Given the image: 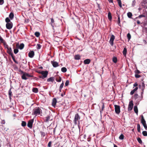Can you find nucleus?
Returning <instances> with one entry per match:
<instances>
[{
  "mask_svg": "<svg viewBox=\"0 0 147 147\" xmlns=\"http://www.w3.org/2000/svg\"><path fill=\"white\" fill-rule=\"evenodd\" d=\"M41 110L39 107H36L33 110L32 114L36 116L39 115L40 113Z\"/></svg>",
  "mask_w": 147,
  "mask_h": 147,
  "instance_id": "nucleus-1",
  "label": "nucleus"
},
{
  "mask_svg": "<svg viewBox=\"0 0 147 147\" xmlns=\"http://www.w3.org/2000/svg\"><path fill=\"white\" fill-rule=\"evenodd\" d=\"M22 72L23 73L22 76V79L26 80L28 79L26 77H33V76L30 75L27 73H24L23 71H22Z\"/></svg>",
  "mask_w": 147,
  "mask_h": 147,
  "instance_id": "nucleus-2",
  "label": "nucleus"
},
{
  "mask_svg": "<svg viewBox=\"0 0 147 147\" xmlns=\"http://www.w3.org/2000/svg\"><path fill=\"white\" fill-rule=\"evenodd\" d=\"M48 73V72L47 71H42L41 74L42 75L39 76V78H41L42 79H44L47 77Z\"/></svg>",
  "mask_w": 147,
  "mask_h": 147,
  "instance_id": "nucleus-3",
  "label": "nucleus"
},
{
  "mask_svg": "<svg viewBox=\"0 0 147 147\" xmlns=\"http://www.w3.org/2000/svg\"><path fill=\"white\" fill-rule=\"evenodd\" d=\"M80 118V116L78 113H76L75 114L74 119V122L75 124L76 125L77 124V121L79 120Z\"/></svg>",
  "mask_w": 147,
  "mask_h": 147,
  "instance_id": "nucleus-4",
  "label": "nucleus"
},
{
  "mask_svg": "<svg viewBox=\"0 0 147 147\" xmlns=\"http://www.w3.org/2000/svg\"><path fill=\"white\" fill-rule=\"evenodd\" d=\"M34 120L32 119L29 120L27 126L30 129H31L32 127V125L34 122Z\"/></svg>",
  "mask_w": 147,
  "mask_h": 147,
  "instance_id": "nucleus-5",
  "label": "nucleus"
},
{
  "mask_svg": "<svg viewBox=\"0 0 147 147\" xmlns=\"http://www.w3.org/2000/svg\"><path fill=\"white\" fill-rule=\"evenodd\" d=\"M115 108V111L116 113L119 114L120 112V107L119 105H115L114 106Z\"/></svg>",
  "mask_w": 147,
  "mask_h": 147,
  "instance_id": "nucleus-6",
  "label": "nucleus"
},
{
  "mask_svg": "<svg viewBox=\"0 0 147 147\" xmlns=\"http://www.w3.org/2000/svg\"><path fill=\"white\" fill-rule=\"evenodd\" d=\"M133 103L132 100H131L129 102V104L128 106V110L129 111H131L133 108Z\"/></svg>",
  "mask_w": 147,
  "mask_h": 147,
  "instance_id": "nucleus-7",
  "label": "nucleus"
},
{
  "mask_svg": "<svg viewBox=\"0 0 147 147\" xmlns=\"http://www.w3.org/2000/svg\"><path fill=\"white\" fill-rule=\"evenodd\" d=\"M7 49V52L8 53L9 55H10L11 57L13 56V53L12 52V51L11 49V47H9V48H8Z\"/></svg>",
  "mask_w": 147,
  "mask_h": 147,
  "instance_id": "nucleus-8",
  "label": "nucleus"
},
{
  "mask_svg": "<svg viewBox=\"0 0 147 147\" xmlns=\"http://www.w3.org/2000/svg\"><path fill=\"white\" fill-rule=\"evenodd\" d=\"M13 24L11 22L7 23L6 24V27L7 28L9 29H10L12 27Z\"/></svg>",
  "mask_w": 147,
  "mask_h": 147,
  "instance_id": "nucleus-9",
  "label": "nucleus"
},
{
  "mask_svg": "<svg viewBox=\"0 0 147 147\" xmlns=\"http://www.w3.org/2000/svg\"><path fill=\"white\" fill-rule=\"evenodd\" d=\"M51 63L53 66L54 67H56L59 66V64L58 62L54 61H51Z\"/></svg>",
  "mask_w": 147,
  "mask_h": 147,
  "instance_id": "nucleus-10",
  "label": "nucleus"
},
{
  "mask_svg": "<svg viewBox=\"0 0 147 147\" xmlns=\"http://www.w3.org/2000/svg\"><path fill=\"white\" fill-rule=\"evenodd\" d=\"M34 55V52L33 51H30L28 54V56L31 58L33 57Z\"/></svg>",
  "mask_w": 147,
  "mask_h": 147,
  "instance_id": "nucleus-11",
  "label": "nucleus"
},
{
  "mask_svg": "<svg viewBox=\"0 0 147 147\" xmlns=\"http://www.w3.org/2000/svg\"><path fill=\"white\" fill-rule=\"evenodd\" d=\"M51 117L50 115H48L45 117V121L46 122H48L49 121H51L52 119H50Z\"/></svg>",
  "mask_w": 147,
  "mask_h": 147,
  "instance_id": "nucleus-12",
  "label": "nucleus"
},
{
  "mask_svg": "<svg viewBox=\"0 0 147 147\" xmlns=\"http://www.w3.org/2000/svg\"><path fill=\"white\" fill-rule=\"evenodd\" d=\"M141 123L143 125L146 124V121L144 118L143 116L142 115H141Z\"/></svg>",
  "mask_w": 147,
  "mask_h": 147,
  "instance_id": "nucleus-13",
  "label": "nucleus"
},
{
  "mask_svg": "<svg viewBox=\"0 0 147 147\" xmlns=\"http://www.w3.org/2000/svg\"><path fill=\"white\" fill-rule=\"evenodd\" d=\"M8 95L10 100L11 99V97L12 96V92L11 91V88H10L8 91Z\"/></svg>",
  "mask_w": 147,
  "mask_h": 147,
  "instance_id": "nucleus-14",
  "label": "nucleus"
},
{
  "mask_svg": "<svg viewBox=\"0 0 147 147\" xmlns=\"http://www.w3.org/2000/svg\"><path fill=\"white\" fill-rule=\"evenodd\" d=\"M57 102V100L55 98H53L52 100V105L55 107Z\"/></svg>",
  "mask_w": 147,
  "mask_h": 147,
  "instance_id": "nucleus-15",
  "label": "nucleus"
},
{
  "mask_svg": "<svg viewBox=\"0 0 147 147\" xmlns=\"http://www.w3.org/2000/svg\"><path fill=\"white\" fill-rule=\"evenodd\" d=\"M115 39V37H111L109 43L111 46H113V41Z\"/></svg>",
  "mask_w": 147,
  "mask_h": 147,
  "instance_id": "nucleus-16",
  "label": "nucleus"
},
{
  "mask_svg": "<svg viewBox=\"0 0 147 147\" xmlns=\"http://www.w3.org/2000/svg\"><path fill=\"white\" fill-rule=\"evenodd\" d=\"M90 62V60L89 59H86L84 61V63L85 64H89Z\"/></svg>",
  "mask_w": 147,
  "mask_h": 147,
  "instance_id": "nucleus-17",
  "label": "nucleus"
},
{
  "mask_svg": "<svg viewBox=\"0 0 147 147\" xmlns=\"http://www.w3.org/2000/svg\"><path fill=\"white\" fill-rule=\"evenodd\" d=\"M55 79L53 77H51L49 78L47 80V82H53Z\"/></svg>",
  "mask_w": 147,
  "mask_h": 147,
  "instance_id": "nucleus-18",
  "label": "nucleus"
},
{
  "mask_svg": "<svg viewBox=\"0 0 147 147\" xmlns=\"http://www.w3.org/2000/svg\"><path fill=\"white\" fill-rule=\"evenodd\" d=\"M134 110L135 112L137 114V115L138 114V110L137 106H135L134 107Z\"/></svg>",
  "mask_w": 147,
  "mask_h": 147,
  "instance_id": "nucleus-19",
  "label": "nucleus"
},
{
  "mask_svg": "<svg viewBox=\"0 0 147 147\" xmlns=\"http://www.w3.org/2000/svg\"><path fill=\"white\" fill-rule=\"evenodd\" d=\"M127 53V49L126 48H124L123 52V53L124 56H125Z\"/></svg>",
  "mask_w": 147,
  "mask_h": 147,
  "instance_id": "nucleus-20",
  "label": "nucleus"
},
{
  "mask_svg": "<svg viewBox=\"0 0 147 147\" xmlns=\"http://www.w3.org/2000/svg\"><path fill=\"white\" fill-rule=\"evenodd\" d=\"M138 89V87H136V88L134 89V90H132L130 92V94L131 95H133L134 92H135Z\"/></svg>",
  "mask_w": 147,
  "mask_h": 147,
  "instance_id": "nucleus-21",
  "label": "nucleus"
},
{
  "mask_svg": "<svg viewBox=\"0 0 147 147\" xmlns=\"http://www.w3.org/2000/svg\"><path fill=\"white\" fill-rule=\"evenodd\" d=\"M9 17L11 19V20L13 19L14 17V14L13 13L11 12L9 14Z\"/></svg>",
  "mask_w": 147,
  "mask_h": 147,
  "instance_id": "nucleus-22",
  "label": "nucleus"
},
{
  "mask_svg": "<svg viewBox=\"0 0 147 147\" xmlns=\"http://www.w3.org/2000/svg\"><path fill=\"white\" fill-rule=\"evenodd\" d=\"M32 91L34 93H37L38 92V89L37 88H33Z\"/></svg>",
  "mask_w": 147,
  "mask_h": 147,
  "instance_id": "nucleus-23",
  "label": "nucleus"
},
{
  "mask_svg": "<svg viewBox=\"0 0 147 147\" xmlns=\"http://www.w3.org/2000/svg\"><path fill=\"white\" fill-rule=\"evenodd\" d=\"M108 19L109 20H111L112 18V16L111 15V14L110 12H109L108 13Z\"/></svg>",
  "mask_w": 147,
  "mask_h": 147,
  "instance_id": "nucleus-24",
  "label": "nucleus"
},
{
  "mask_svg": "<svg viewBox=\"0 0 147 147\" xmlns=\"http://www.w3.org/2000/svg\"><path fill=\"white\" fill-rule=\"evenodd\" d=\"M74 58L75 59L78 60L80 59V57L79 55H76L75 56Z\"/></svg>",
  "mask_w": 147,
  "mask_h": 147,
  "instance_id": "nucleus-25",
  "label": "nucleus"
},
{
  "mask_svg": "<svg viewBox=\"0 0 147 147\" xmlns=\"http://www.w3.org/2000/svg\"><path fill=\"white\" fill-rule=\"evenodd\" d=\"M64 85V83L63 82V81L62 83L60 85L59 88V90L60 92H61V90H62V89L63 88V86Z\"/></svg>",
  "mask_w": 147,
  "mask_h": 147,
  "instance_id": "nucleus-26",
  "label": "nucleus"
},
{
  "mask_svg": "<svg viewBox=\"0 0 147 147\" xmlns=\"http://www.w3.org/2000/svg\"><path fill=\"white\" fill-rule=\"evenodd\" d=\"M24 45L23 43H21L19 46V48L20 49L22 50L24 48Z\"/></svg>",
  "mask_w": 147,
  "mask_h": 147,
  "instance_id": "nucleus-27",
  "label": "nucleus"
},
{
  "mask_svg": "<svg viewBox=\"0 0 147 147\" xmlns=\"http://www.w3.org/2000/svg\"><path fill=\"white\" fill-rule=\"evenodd\" d=\"M67 69L65 67H63L61 69V71L63 73H65L67 71Z\"/></svg>",
  "mask_w": 147,
  "mask_h": 147,
  "instance_id": "nucleus-28",
  "label": "nucleus"
},
{
  "mask_svg": "<svg viewBox=\"0 0 147 147\" xmlns=\"http://www.w3.org/2000/svg\"><path fill=\"white\" fill-rule=\"evenodd\" d=\"M138 131L140 132V126L139 124H138L137 125Z\"/></svg>",
  "mask_w": 147,
  "mask_h": 147,
  "instance_id": "nucleus-29",
  "label": "nucleus"
},
{
  "mask_svg": "<svg viewBox=\"0 0 147 147\" xmlns=\"http://www.w3.org/2000/svg\"><path fill=\"white\" fill-rule=\"evenodd\" d=\"M26 125V123L25 121H22L21 125L22 126L25 127Z\"/></svg>",
  "mask_w": 147,
  "mask_h": 147,
  "instance_id": "nucleus-30",
  "label": "nucleus"
},
{
  "mask_svg": "<svg viewBox=\"0 0 147 147\" xmlns=\"http://www.w3.org/2000/svg\"><path fill=\"white\" fill-rule=\"evenodd\" d=\"M127 16L129 18H131L132 16V14L131 12H129L127 13Z\"/></svg>",
  "mask_w": 147,
  "mask_h": 147,
  "instance_id": "nucleus-31",
  "label": "nucleus"
},
{
  "mask_svg": "<svg viewBox=\"0 0 147 147\" xmlns=\"http://www.w3.org/2000/svg\"><path fill=\"white\" fill-rule=\"evenodd\" d=\"M113 61L114 63H116L117 62V59L116 57H113Z\"/></svg>",
  "mask_w": 147,
  "mask_h": 147,
  "instance_id": "nucleus-32",
  "label": "nucleus"
},
{
  "mask_svg": "<svg viewBox=\"0 0 147 147\" xmlns=\"http://www.w3.org/2000/svg\"><path fill=\"white\" fill-rule=\"evenodd\" d=\"M56 81L58 82H60L61 81V78L59 77L58 78H57L56 79Z\"/></svg>",
  "mask_w": 147,
  "mask_h": 147,
  "instance_id": "nucleus-33",
  "label": "nucleus"
},
{
  "mask_svg": "<svg viewBox=\"0 0 147 147\" xmlns=\"http://www.w3.org/2000/svg\"><path fill=\"white\" fill-rule=\"evenodd\" d=\"M124 135L122 134H121L119 136V138L120 140H122L124 139Z\"/></svg>",
  "mask_w": 147,
  "mask_h": 147,
  "instance_id": "nucleus-34",
  "label": "nucleus"
},
{
  "mask_svg": "<svg viewBox=\"0 0 147 147\" xmlns=\"http://www.w3.org/2000/svg\"><path fill=\"white\" fill-rule=\"evenodd\" d=\"M34 34L36 37H39L40 35V33L39 32H36Z\"/></svg>",
  "mask_w": 147,
  "mask_h": 147,
  "instance_id": "nucleus-35",
  "label": "nucleus"
},
{
  "mask_svg": "<svg viewBox=\"0 0 147 147\" xmlns=\"http://www.w3.org/2000/svg\"><path fill=\"white\" fill-rule=\"evenodd\" d=\"M5 21L6 22H7V23H9L10 22H11L10 19L8 17L6 18L5 19Z\"/></svg>",
  "mask_w": 147,
  "mask_h": 147,
  "instance_id": "nucleus-36",
  "label": "nucleus"
},
{
  "mask_svg": "<svg viewBox=\"0 0 147 147\" xmlns=\"http://www.w3.org/2000/svg\"><path fill=\"white\" fill-rule=\"evenodd\" d=\"M142 134L144 136H147V131H144L142 132Z\"/></svg>",
  "mask_w": 147,
  "mask_h": 147,
  "instance_id": "nucleus-37",
  "label": "nucleus"
},
{
  "mask_svg": "<svg viewBox=\"0 0 147 147\" xmlns=\"http://www.w3.org/2000/svg\"><path fill=\"white\" fill-rule=\"evenodd\" d=\"M40 133L42 137L43 138L45 136V133L42 131H40Z\"/></svg>",
  "mask_w": 147,
  "mask_h": 147,
  "instance_id": "nucleus-38",
  "label": "nucleus"
},
{
  "mask_svg": "<svg viewBox=\"0 0 147 147\" xmlns=\"http://www.w3.org/2000/svg\"><path fill=\"white\" fill-rule=\"evenodd\" d=\"M137 140L139 143L141 144L142 143V141L140 138H138L137 139Z\"/></svg>",
  "mask_w": 147,
  "mask_h": 147,
  "instance_id": "nucleus-39",
  "label": "nucleus"
},
{
  "mask_svg": "<svg viewBox=\"0 0 147 147\" xmlns=\"http://www.w3.org/2000/svg\"><path fill=\"white\" fill-rule=\"evenodd\" d=\"M3 45L4 46V47L5 48H6V49H7L8 48H9V47L8 46V45H7L6 42L3 43Z\"/></svg>",
  "mask_w": 147,
  "mask_h": 147,
  "instance_id": "nucleus-40",
  "label": "nucleus"
},
{
  "mask_svg": "<svg viewBox=\"0 0 147 147\" xmlns=\"http://www.w3.org/2000/svg\"><path fill=\"white\" fill-rule=\"evenodd\" d=\"M0 41L3 44L5 42V41L2 38V37H0Z\"/></svg>",
  "mask_w": 147,
  "mask_h": 147,
  "instance_id": "nucleus-41",
  "label": "nucleus"
},
{
  "mask_svg": "<svg viewBox=\"0 0 147 147\" xmlns=\"http://www.w3.org/2000/svg\"><path fill=\"white\" fill-rule=\"evenodd\" d=\"M41 45L40 44H38L37 45L36 48L37 49H39L41 48Z\"/></svg>",
  "mask_w": 147,
  "mask_h": 147,
  "instance_id": "nucleus-42",
  "label": "nucleus"
},
{
  "mask_svg": "<svg viewBox=\"0 0 147 147\" xmlns=\"http://www.w3.org/2000/svg\"><path fill=\"white\" fill-rule=\"evenodd\" d=\"M142 90H143V91H144V90L145 88V85L144 83V82H143L142 83Z\"/></svg>",
  "mask_w": 147,
  "mask_h": 147,
  "instance_id": "nucleus-43",
  "label": "nucleus"
},
{
  "mask_svg": "<svg viewBox=\"0 0 147 147\" xmlns=\"http://www.w3.org/2000/svg\"><path fill=\"white\" fill-rule=\"evenodd\" d=\"M18 52V50L17 49H14V52L15 54H17Z\"/></svg>",
  "mask_w": 147,
  "mask_h": 147,
  "instance_id": "nucleus-44",
  "label": "nucleus"
},
{
  "mask_svg": "<svg viewBox=\"0 0 147 147\" xmlns=\"http://www.w3.org/2000/svg\"><path fill=\"white\" fill-rule=\"evenodd\" d=\"M138 94H135L134 96V99L135 100L136 99L138 98Z\"/></svg>",
  "mask_w": 147,
  "mask_h": 147,
  "instance_id": "nucleus-45",
  "label": "nucleus"
},
{
  "mask_svg": "<svg viewBox=\"0 0 147 147\" xmlns=\"http://www.w3.org/2000/svg\"><path fill=\"white\" fill-rule=\"evenodd\" d=\"M69 84V80H67L66 81V82L65 83V86H67Z\"/></svg>",
  "mask_w": 147,
  "mask_h": 147,
  "instance_id": "nucleus-46",
  "label": "nucleus"
},
{
  "mask_svg": "<svg viewBox=\"0 0 147 147\" xmlns=\"http://www.w3.org/2000/svg\"><path fill=\"white\" fill-rule=\"evenodd\" d=\"M135 76L137 78H139L141 77L140 75H138L137 74H135Z\"/></svg>",
  "mask_w": 147,
  "mask_h": 147,
  "instance_id": "nucleus-47",
  "label": "nucleus"
},
{
  "mask_svg": "<svg viewBox=\"0 0 147 147\" xmlns=\"http://www.w3.org/2000/svg\"><path fill=\"white\" fill-rule=\"evenodd\" d=\"M12 58L13 61L16 63H18V62L15 60V58L14 56L12 57Z\"/></svg>",
  "mask_w": 147,
  "mask_h": 147,
  "instance_id": "nucleus-48",
  "label": "nucleus"
},
{
  "mask_svg": "<svg viewBox=\"0 0 147 147\" xmlns=\"http://www.w3.org/2000/svg\"><path fill=\"white\" fill-rule=\"evenodd\" d=\"M52 142L51 141H50L49 142L48 144V146L49 147H51V144Z\"/></svg>",
  "mask_w": 147,
  "mask_h": 147,
  "instance_id": "nucleus-49",
  "label": "nucleus"
},
{
  "mask_svg": "<svg viewBox=\"0 0 147 147\" xmlns=\"http://www.w3.org/2000/svg\"><path fill=\"white\" fill-rule=\"evenodd\" d=\"M54 22V21L53 19L52 18H51V25L53 27V25L52 23H53Z\"/></svg>",
  "mask_w": 147,
  "mask_h": 147,
  "instance_id": "nucleus-50",
  "label": "nucleus"
},
{
  "mask_svg": "<svg viewBox=\"0 0 147 147\" xmlns=\"http://www.w3.org/2000/svg\"><path fill=\"white\" fill-rule=\"evenodd\" d=\"M135 73L136 74H138L140 73V72L139 70L137 69L135 71Z\"/></svg>",
  "mask_w": 147,
  "mask_h": 147,
  "instance_id": "nucleus-51",
  "label": "nucleus"
},
{
  "mask_svg": "<svg viewBox=\"0 0 147 147\" xmlns=\"http://www.w3.org/2000/svg\"><path fill=\"white\" fill-rule=\"evenodd\" d=\"M143 126L144 127L145 129L146 130H147V126L146 124L144 125H143Z\"/></svg>",
  "mask_w": 147,
  "mask_h": 147,
  "instance_id": "nucleus-52",
  "label": "nucleus"
},
{
  "mask_svg": "<svg viewBox=\"0 0 147 147\" xmlns=\"http://www.w3.org/2000/svg\"><path fill=\"white\" fill-rule=\"evenodd\" d=\"M1 124H4L5 123V121L4 120H2L1 121Z\"/></svg>",
  "mask_w": 147,
  "mask_h": 147,
  "instance_id": "nucleus-53",
  "label": "nucleus"
},
{
  "mask_svg": "<svg viewBox=\"0 0 147 147\" xmlns=\"http://www.w3.org/2000/svg\"><path fill=\"white\" fill-rule=\"evenodd\" d=\"M4 3L3 0H0V5H2Z\"/></svg>",
  "mask_w": 147,
  "mask_h": 147,
  "instance_id": "nucleus-54",
  "label": "nucleus"
},
{
  "mask_svg": "<svg viewBox=\"0 0 147 147\" xmlns=\"http://www.w3.org/2000/svg\"><path fill=\"white\" fill-rule=\"evenodd\" d=\"M117 21H118V24H119L120 23V17H119V16L118 18Z\"/></svg>",
  "mask_w": 147,
  "mask_h": 147,
  "instance_id": "nucleus-55",
  "label": "nucleus"
},
{
  "mask_svg": "<svg viewBox=\"0 0 147 147\" xmlns=\"http://www.w3.org/2000/svg\"><path fill=\"white\" fill-rule=\"evenodd\" d=\"M104 107H105V106H104V103H102V110H101L102 111L104 109Z\"/></svg>",
  "mask_w": 147,
  "mask_h": 147,
  "instance_id": "nucleus-56",
  "label": "nucleus"
},
{
  "mask_svg": "<svg viewBox=\"0 0 147 147\" xmlns=\"http://www.w3.org/2000/svg\"><path fill=\"white\" fill-rule=\"evenodd\" d=\"M133 85L134 87H136L138 85V84L136 83L134 84Z\"/></svg>",
  "mask_w": 147,
  "mask_h": 147,
  "instance_id": "nucleus-57",
  "label": "nucleus"
},
{
  "mask_svg": "<svg viewBox=\"0 0 147 147\" xmlns=\"http://www.w3.org/2000/svg\"><path fill=\"white\" fill-rule=\"evenodd\" d=\"M118 4H120V3H121V0H118Z\"/></svg>",
  "mask_w": 147,
  "mask_h": 147,
  "instance_id": "nucleus-58",
  "label": "nucleus"
},
{
  "mask_svg": "<svg viewBox=\"0 0 147 147\" xmlns=\"http://www.w3.org/2000/svg\"><path fill=\"white\" fill-rule=\"evenodd\" d=\"M144 17V15H140V16H139V17L140 18H142V17Z\"/></svg>",
  "mask_w": 147,
  "mask_h": 147,
  "instance_id": "nucleus-59",
  "label": "nucleus"
},
{
  "mask_svg": "<svg viewBox=\"0 0 147 147\" xmlns=\"http://www.w3.org/2000/svg\"><path fill=\"white\" fill-rule=\"evenodd\" d=\"M127 37H131V35L129 33H128L127 34Z\"/></svg>",
  "mask_w": 147,
  "mask_h": 147,
  "instance_id": "nucleus-60",
  "label": "nucleus"
},
{
  "mask_svg": "<svg viewBox=\"0 0 147 147\" xmlns=\"http://www.w3.org/2000/svg\"><path fill=\"white\" fill-rule=\"evenodd\" d=\"M36 72L39 74H41L42 71H36Z\"/></svg>",
  "mask_w": 147,
  "mask_h": 147,
  "instance_id": "nucleus-61",
  "label": "nucleus"
},
{
  "mask_svg": "<svg viewBox=\"0 0 147 147\" xmlns=\"http://www.w3.org/2000/svg\"><path fill=\"white\" fill-rule=\"evenodd\" d=\"M136 3V1H135V0H134L133 1V4H135V3Z\"/></svg>",
  "mask_w": 147,
  "mask_h": 147,
  "instance_id": "nucleus-62",
  "label": "nucleus"
},
{
  "mask_svg": "<svg viewBox=\"0 0 147 147\" xmlns=\"http://www.w3.org/2000/svg\"><path fill=\"white\" fill-rule=\"evenodd\" d=\"M119 6L120 7H122L121 3H120V4H119Z\"/></svg>",
  "mask_w": 147,
  "mask_h": 147,
  "instance_id": "nucleus-63",
  "label": "nucleus"
},
{
  "mask_svg": "<svg viewBox=\"0 0 147 147\" xmlns=\"http://www.w3.org/2000/svg\"><path fill=\"white\" fill-rule=\"evenodd\" d=\"M114 147H118V146L114 144Z\"/></svg>",
  "mask_w": 147,
  "mask_h": 147,
  "instance_id": "nucleus-64",
  "label": "nucleus"
}]
</instances>
